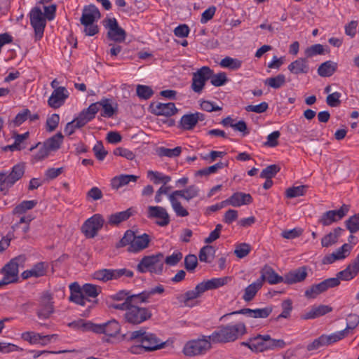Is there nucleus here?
I'll return each mask as SVG.
<instances>
[{
  "mask_svg": "<svg viewBox=\"0 0 359 359\" xmlns=\"http://www.w3.org/2000/svg\"><path fill=\"white\" fill-rule=\"evenodd\" d=\"M280 171V167L277 165H270L266 168L263 169L260 173V177L264 179H271L276 173Z\"/></svg>",
  "mask_w": 359,
  "mask_h": 359,
  "instance_id": "55",
  "label": "nucleus"
},
{
  "mask_svg": "<svg viewBox=\"0 0 359 359\" xmlns=\"http://www.w3.org/2000/svg\"><path fill=\"white\" fill-rule=\"evenodd\" d=\"M104 223L103 216L100 214H95L84 222L81 227V231L87 238H93L102 228Z\"/></svg>",
  "mask_w": 359,
  "mask_h": 359,
  "instance_id": "12",
  "label": "nucleus"
},
{
  "mask_svg": "<svg viewBox=\"0 0 359 359\" xmlns=\"http://www.w3.org/2000/svg\"><path fill=\"white\" fill-rule=\"evenodd\" d=\"M283 311L277 317V320L280 318H288L290 316V313L292 310V302L290 299H287L284 300L281 304Z\"/></svg>",
  "mask_w": 359,
  "mask_h": 359,
  "instance_id": "58",
  "label": "nucleus"
},
{
  "mask_svg": "<svg viewBox=\"0 0 359 359\" xmlns=\"http://www.w3.org/2000/svg\"><path fill=\"white\" fill-rule=\"evenodd\" d=\"M262 287V280L257 279L256 281L245 287L243 295V299L247 302L252 301Z\"/></svg>",
  "mask_w": 359,
  "mask_h": 359,
  "instance_id": "38",
  "label": "nucleus"
},
{
  "mask_svg": "<svg viewBox=\"0 0 359 359\" xmlns=\"http://www.w3.org/2000/svg\"><path fill=\"white\" fill-rule=\"evenodd\" d=\"M147 177L154 182L155 184L163 183L164 185L168 184L170 180L171 177L168 175L153 170H149L147 172Z\"/></svg>",
  "mask_w": 359,
  "mask_h": 359,
  "instance_id": "48",
  "label": "nucleus"
},
{
  "mask_svg": "<svg viewBox=\"0 0 359 359\" xmlns=\"http://www.w3.org/2000/svg\"><path fill=\"white\" fill-rule=\"evenodd\" d=\"M168 199L177 217H184L189 215L188 210L182 206L177 197L170 194L168 195Z\"/></svg>",
  "mask_w": 359,
  "mask_h": 359,
  "instance_id": "42",
  "label": "nucleus"
},
{
  "mask_svg": "<svg viewBox=\"0 0 359 359\" xmlns=\"http://www.w3.org/2000/svg\"><path fill=\"white\" fill-rule=\"evenodd\" d=\"M135 213V210L133 208H130L126 210L118 212L108 216L107 222L111 226H117L121 222L126 221Z\"/></svg>",
  "mask_w": 359,
  "mask_h": 359,
  "instance_id": "29",
  "label": "nucleus"
},
{
  "mask_svg": "<svg viewBox=\"0 0 359 359\" xmlns=\"http://www.w3.org/2000/svg\"><path fill=\"white\" fill-rule=\"evenodd\" d=\"M229 198L231 201L230 205L233 207H240L252 202V198L250 194L243 192H236Z\"/></svg>",
  "mask_w": 359,
  "mask_h": 359,
  "instance_id": "37",
  "label": "nucleus"
},
{
  "mask_svg": "<svg viewBox=\"0 0 359 359\" xmlns=\"http://www.w3.org/2000/svg\"><path fill=\"white\" fill-rule=\"evenodd\" d=\"M212 74V71L206 66L199 69L193 74L191 89L197 93H200L204 88L206 81H208Z\"/></svg>",
  "mask_w": 359,
  "mask_h": 359,
  "instance_id": "18",
  "label": "nucleus"
},
{
  "mask_svg": "<svg viewBox=\"0 0 359 359\" xmlns=\"http://www.w3.org/2000/svg\"><path fill=\"white\" fill-rule=\"evenodd\" d=\"M123 276L132 277L133 272L126 269H101L93 273V278L97 280L107 282L110 280L117 279Z\"/></svg>",
  "mask_w": 359,
  "mask_h": 359,
  "instance_id": "16",
  "label": "nucleus"
},
{
  "mask_svg": "<svg viewBox=\"0 0 359 359\" xmlns=\"http://www.w3.org/2000/svg\"><path fill=\"white\" fill-rule=\"evenodd\" d=\"M229 280V278L227 276L215 278L208 280L207 281L201 282L199 283V285H201L203 291L205 292L207 290L217 289L227 284Z\"/></svg>",
  "mask_w": 359,
  "mask_h": 359,
  "instance_id": "36",
  "label": "nucleus"
},
{
  "mask_svg": "<svg viewBox=\"0 0 359 359\" xmlns=\"http://www.w3.org/2000/svg\"><path fill=\"white\" fill-rule=\"evenodd\" d=\"M25 170V164L18 163L13 167L8 175L0 172V191L6 194L7 190L24 175Z\"/></svg>",
  "mask_w": 359,
  "mask_h": 359,
  "instance_id": "10",
  "label": "nucleus"
},
{
  "mask_svg": "<svg viewBox=\"0 0 359 359\" xmlns=\"http://www.w3.org/2000/svg\"><path fill=\"white\" fill-rule=\"evenodd\" d=\"M30 25L34 31V39H42L46 25V18L39 7H34L29 13Z\"/></svg>",
  "mask_w": 359,
  "mask_h": 359,
  "instance_id": "11",
  "label": "nucleus"
},
{
  "mask_svg": "<svg viewBox=\"0 0 359 359\" xmlns=\"http://www.w3.org/2000/svg\"><path fill=\"white\" fill-rule=\"evenodd\" d=\"M264 84L274 89H278L283 86L285 83V76L280 74L274 77L266 79L264 81Z\"/></svg>",
  "mask_w": 359,
  "mask_h": 359,
  "instance_id": "46",
  "label": "nucleus"
},
{
  "mask_svg": "<svg viewBox=\"0 0 359 359\" xmlns=\"http://www.w3.org/2000/svg\"><path fill=\"white\" fill-rule=\"evenodd\" d=\"M245 333V323L238 322L235 325L219 326L210 334V338L213 344H224L234 341Z\"/></svg>",
  "mask_w": 359,
  "mask_h": 359,
  "instance_id": "1",
  "label": "nucleus"
},
{
  "mask_svg": "<svg viewBox=\"0 0 359 359\" xmlns=\"http://www.w3.org/2000/svg\"><path fill=\"white\" fill-rule=\"evenodd\" d=\"M140 273L150 272L160 274L163 269V255L162 253L144 257L137 266Z\"/></svg>",
  "mask_w": 359,
  "mask_h": 359,
  "instance_id": "8",
  "label": "nucleus"
},
{
  "mask_svg": "<svg viewBox=\"0 0 359 359\" xmlns=\"http://www.w3.org/2000/svg\"><path fill=\"white\" fill-rule=\"evenodd\" d=\"M203 292L198 283L194 290H189L184 294H177L176 299L182 306L191 308L198 305L199 302L197 301V299L200 297Z\"/></svg>",
  "mask_w": 359,
  "mask_h": 359,
  "instance_id": "13",
  "label": "nucleus"
},
{
  "mask_svg": "<svg viewBox=\"0 0 359 359\" xmlns=\"http://www.w3.org/2000/svg\"><path fill=\"white\" fill-rule=\"evenodd\" d=\"M270 335L257 334L249 338L247 341L241 342V345L248 347L253 352H263L269 350Z\"/></svg>",
  "mask_w": 359,
  "mask_h": 359,
  "instance_id": "14",
  "label": "nucleus"
},
{
  "mask_svg": "<svg viewBox=\"0 0 359 359\" xmlns=\"http://www.w3.org/2000/svg\"><path fill=\"white\" fill-rule=\"evenodd\" d=\"M147 217L149 218H156L158 220L156 224L160 226H165L170 223V216L166 209L161 206H149Z\"/></svg>",
  "mask_w": 359,
  "mask_h": 359,
  "instance_id": "21",
  "label": "nucleus"
},
{
  "mask_svg": "<svg viewBox=\"0 0 359 359\" xmlns=\"http://www.w3.org/2000/svg\"><path fill=\"white\" fill-rule=\"evenodd\" d=\"M216 250L212 245L203 247L199 252L198 257L201 262L210 263L215 258Z\"/></svg>",
  "mask_w": 359,
  "mask_h": 359,
  "instance_id": "44",
  "label": "nucleus"
},
{
  "mask_svg": "<svg viewBox=\"0 0 359 359\" xmlns=\"http://www.w3.org/2000/svg\"><path fill=\"white\" fill-rule=\"evenodd\" d=\"M82 291L87 297L95 298L101 292V288L95 285L86 283L83 285Z\"/></svg>",
  "mask_w": 359,
  "mask_h": 359,
  "instance_id": "52",
  "label": "nucleus"
},
{
  "mask_svg": "<svg viewBox=\"0 0 359 359\" xmlns=\"http://www.w3.org/2000/svg\"><path fill=\"white\" fill-rule=\"evenodd\" d=\"M101 18L98 8L94 5L85 6L81 18V23L84 26V32L88 36H94L99 28L94 22Z\"/></svg>",
  "mask_w": 359,
  "mask_h": 359,
  "instance_id": "4",
  "label": "nucleus"
},
{
  "mask_svg": "<svg viewBox=\"0 0 359 359\" xmlns=\"http://www.w3.org/2000/svg\"><path fill=\"white\" fill-rule=\"evenodd\" d=\"M227 166V163H224L223 162H218L216 164L209 166L208 168H205L203 169L199 170L196 172V175L199 176H207L210 174L215 173L219 169H222Z\"/></svg>",
  "mask_w": 359,
  "mask_h": 359,
  "instance_id": "51",
  "label": "nucleus"
},
{
  "mask_svg": "<svg viewBox=\"0 0 359 359\" xmlns=\"http://www.w3.org/2000/svg\"><path fill=\"white\" fill-rule=\"evenodd\" d=\"M258 280H262V283L264 280H266L270 284H277L283 282V278L276 273L271 268L266 267L263 271L261 278Z\"/></svg>",
  "mask_w": 359,
  "mask_h": 359,
  "instance_id": "39",
  "label": "nucleus"
},
{
  "mask_svg": "<svg viewBox=\"0 0 359 359\" xmlns=\"http://www.w3.org/2000/svg\"><path fill=\"white\" fill-rule=\"evenodd\" d=\"M306 188V186L304 185L288 188L285 191L286 196L287 198H292L304 196Z\"/></svg>",
  "mask_w": 359,
  "mask_h": 359,
  "instance_id": "53",
  "label": "nucleus"
},
{
  "mask_svg": "<svg viewBox=\"0 0 359 359\" xmlns=\"http://www.w3.org/2000/svg\"><path fill=\"white\" fill-rule=\"evenodd\" d=\"M150 242V238L148 234L143 233L140 236H134V239L131 246L128 247V250L130 252H138L147 248Z\"/></svg>",
  "mask_w": 359,
  "mask_h": 359,
  "instance_id": "31",
  "label": "nucleus"
},
{
  "mask_svg": "<svg viewBox=\"0 0 359 359\" xmlns=\"http://www.w3.org/2000/svg\"><path fill=\"white\" fill-rule=\"evenodd\" d=\"M36 205L37 201L35 200L23 201L14 208L12 213L17 216L25 215L27 211L33 209Z\"/></svg>",
  "mask_w": 359,
  "mask_h": 359,
  "instance_id": "43",
  "label": "nucleus"
},
{
  "mask_svg": "<svg viewBox=\"0 0 359 359\" xmlns=\"http://www.w3.org/2000/svg\"><path fill=\"white\" fill-rule=\"evenodd\" d=\"M130 339L140 344L141 348L147 351L161 349L165 346V342L158 339L155 334L147 332L142 329L130 332Z\"/></svg>",
  "mask_w": 359,
  "mask_h": 359,
  "instance_id": "2",
  "label": "nucleus"
},
{
  "mask_svg": "<svg viewBox=\"0 0 359 359\" xmlns=\"http://www.w3.org/2000/svg\"><path fill=\"white\" fill-rule=\"evenodd\" d=\"M343 231L344 230L340 227L334 229L332 231L322 238V246L327 248L335 244L338 241V239Z\"/></svg>",
  "mask_w": 359,
  "mask_h": 359,
  "instance_id": "40",
  "label": "nucleus"
},
{
  "mask_svg": "<svg viewBox=\"0 0 359 359\" xmlns=\"http://www.w3.org/2000/svg\"><path fill=\"white\" fill-rule=\"evenodd\" d=\"M288 70L294 74H306L309 72V66L306 58H298L288 65Z\"/></svg>",
  "mask_w": 359,
  "mask_h": 359,
  "instance_id": "34",
  "label": "nucleus"
},
{
  "mask_svg": "<svg viewBox=\"0 0 359 359\" xmlns=\"http://www.w3.org/2000/svg\"><path fill=\"white\" fill-rule=\"evenodd\" d=\"M63 141V135L61 133H57L51 137L47 139L43 143L50 151H56L60 147Z\"/></svg>",
  "mask_w": 359,
  "mask_h": 359,
  "instance_id": "45",
  "label": "nucleus"
},
{
  "mask_svg": "<svg viewBox=\"0 0 359 359\" xmlns=\"http://www.w3.org/2000/svg\"><path fill=\"white\" fill-rule=\"evenodd\" d=\"M48 269V264L45 262H40L35 264L30 269L22 272L23 279H27L31 277L39 278L46 274Z\"/></svg>",
  "mask_w": 359,
  "mask_h": 359,
  "instance_id": "26",
  "label": "nucleus"
},
{
  "mask_svg": "<svg viewBox=\"0 0 359 359\" xmlns=\"http://www.w3.org/2000/svg\"><path fill=\"white\" fill-rule=\"evenodd\" d=\"M346 229L354 233L359 231V216L355 215L346 221Z\"/></svg>",
  "mask_w": 359,
  "mask_h": 359,
  "instance_id": "57",
  "label": "nucleus"
},
{
  "mask_svg": "<svg viewBox=\"0 0 359 359\" xmlns=\"http://www.w3.org/2000/svg\"><path fill=\"white\" fill-rule=\"evenodd\" d=\"M68 96V91L65 87L56 88L49 97L48 104L52 108H59L65 103Z\"/></svg>",
  "mask_w": 359,
  "mask_h": 359,
  "instance_id": "24",
  "label": "nucleus"
},
{
  "mask_svg": "<svg viewBox=\"0 0 359 359\" xmlns=\"http://www.w3.org/2000/svg\"><path fill=\"white\" fill-rule=\"evenodd\" d=\"M205 120V115L200 112L187 114L183 115L179 122V127L184 130H191L194 128L198 121Z\"/></svg>",
  "mask_w": 359,
  "mask_h": 359,
  "instance_id": "22",
  "label": "nucleus"
},
{
  "mask_svg": "<svg viewBox=\"0 0 359 359\" xmlns=\"http://www.w3.org/2000/svg\"><path fill=\"white\" fill-rule=\"evenodd\" d=\"M353 245L350 244H344L332 253L325 255L322 260V263L323 264H330L337 260L345 259L350 254Z\"/></svg>",
  "mask_w": 359,
  "mask_h": 359,
  "instance_id": "23",
  "label": "nucleus"
},
{
  "mask_svg": "<svg viewBox=\"0 0 359 359\" xmlns=\"http://www.w3.org/2000/svg\"><path fill=\"white\" fill-rule=\"evenodd\" d=\"M138 178V176L134 175H120L111 179V187L113 189L118 190L130 182L135 183Z\"/></svg>",
  "mask_w": 359,
  "mask_h": 359,
  "instance_id": "33",
  "label": "nucleus"
},
{
  "mask_svg": "<svg viewBox=\"0 0 359 359\" xmlns=\"http://www.w3.org/2000/svg\"><path fill=\"white\" fill-rule=\"evenodd\" d=\"M326 346L337 342L347 336V330H341L330 334H323Z\"/></svg>",
  "mask_w": 359,
  "mask_h": 359,
  "instance_id": "49",
  "label": "nucleus"
},
{
  "mask_svg": "<svg viewBox=\"0 0 359 359\" xmlns=\"http://www.w3.org/2000/svg\"><path fill=\"white\" fill-rule=\"evenodd\" d=\"M157 154L162 156H167L169 158H173L179 156L182 152L181 147H176L174 149H168L163 147H159L157 149Z\"/></svg>",
  "mask_w": 359,
  "mask_h": 359,
  "instance_id": "50",
  "label": "nucleus"
},
{
  "mask_svg": "<svg viewBox=\"0 0 359 359\" xmlns=\"http://www.w3.org/2000/svg\"><path fill=\"white\" fill-rule=\"evenodd\" d=\"M104 25L109 29L107 35L110 39L119 43L125 41L126 33L118 26L117 20L114 18L105 20Z\"/></svg>",
  "mask_w": 359,
  "mask_h": 359,
  "instance_id": "19",
  "label": "nucleus"
},
{
  "mask_svg": "<svg viewBox=\"0 0 359 359\" xmlns=\"http://www.w3.org/2000/svg\"><path fill=\"white\" fill-rule=\"evenodd\" d=\"M137 96L144 100L150 98L154 94L153 90L147 86L137 85L136 88Z\"/></svg>",
  "mask_w": 359,
  "mask_h": 359,
  "instance_id": "56",
  "label": "nucleus"
},
{
  "mask_svg": "<svg viewBox=\"0 0 359 359\" xmlns=\"http://www.w3.org/2000/svg\"><path fill=\"white\" fill-rule=\"evenodd\" d=\"M39 148V149L37 153L34 154L32 157L33 161H34L35 162L42 161L44 158H47L50 152L49 149L47 147H46V144L44 143L41 144Z\"/></svg>",
  "mask_w": 359,
  "mask_h": 359,
  "instance_id": "61",
  "label": "nucleus"
},
{
  "mask_svg": "<svg viewBox=\"0 0 359 359\" xmlns=\"http://www.w3.org/2000/svg\"><path fill=\"white\" fill-rule=\"evenodd\" d=\"M53 312V297L49 292H45L39 300V307L36 311L37 316L40 319H48Z\"/></svg>",
  "mask_w": 359,
  "mask_h": 359,
  "instance_id": "17",
  "label": "nucleus"
},
{
  "mask_svg": "<svg viewBox=\"0 0 359 359\" xmlns=\"http://www.w3.org/2000/svg\"><path fill=\"white\" fill-rule=\"evenodd\" d=\"M211 83L214 86L219 87L224 85L227 81V77L224 72H220L215 75H211Z\"/></svg>",
  "mask_w": 359,
  "mask_h": 359,
  "instance_id": "64",
  "label": "nucleus"
},
{
  "mask_svg": "<svg viewBox=\"0 0 359 359\" xmlns=\"http://www.w3.org/2000/svg\"><path fill=\"white\" fill-rule=\"evenodd\" d=\"M135 236V233L131 230H128L124 233L123 238L116 244L117 248H122L126 245L131 246Z\"/></svg>",
  "mask_w": 359,
  "mask_h": 359,
  "instance_id": "59",
  "label": "nucleus"
},
{
  "mask_svg": "<svg viewBox=\"0 0 359 359\" xmlns=\"http://www.w3.org/2000/svg\"><path fill=\"white\" fill-rule=\"evenodd\" d=\"M100 105L102 107L101 116L103 117H112L118 109L117 104L107 98L102 99Z\"/></svg>",
  "mask_w": 359,
  "mask_h": 359,
  "instance_id": "35",
  "label": "nucleus"
},
{
  "mask_svg": "<svg viewBox=\"0 0 359 359\" xmlns=\"http://www.w3.org/2000/svg\"><path fill=\"white\" fill-rule=\"evenodd\" d=\"M250 245L248 243H243L238 244L236 246V248L234 250V254L238 258L242 259L246 257L250 253Z\"/></svg>",
  "mask_w": 359,
  "mask_h": 359,
  "instance_id": "54",
  "label": "nucleus"
},
{
  "mask_svg": "<svg viewBox=\"0 0 359 359\" xmlns=\"http://www.w3.org/2000/svg\"><path fill=\"white\" fill-rule=\"evenodd\" d=\"M306 276V268L305 266H302L287 273L285 276L284 281L287 284H294L304 280Z\"/></svg>",
  "mask_w": 359,
  "mask_h": 359,
  "instance_id": "30",
  "label": "nucleus"
},
{
  "mask_svg": "<svg viewBox=\"0 0 359 359\" xmlns=\"http://www.w3.org/2000/svg\"><path fill=\"white\" fill-rule=\"evenodd\" d=\"M132 303L127 311L123 314V320L133 325H140L152 316V313L147 307H141Z\"/></svg>",
  "mask_w": 359,
  "mask_h": 359,
  "instance_id": "7",
  "label": "nucleus"
},
{
  "mask_svg": "<svg viewBox=\"0 0 359 359\" xmlns=\"http://www.w3.org/2000/svg\"><path fill=\"white\" fill-rule=\"evenodd\" d=\"M340 284L337 278H327L318 284H315L306 290L304 295L308 299H315L317 296L329 288L334 287Z\"/></svg>",
  "mask_w": 359,
  "mask_h": 359,
  "instance_id": "15",
  "label": "nucleus"
},
{
  "mask_svg": "<svg viewBox=\"0 0 359 359\" xmlns=\"http://www.w3.org/2000/svg\"><path fill=\"white\" fill-rule=\"evenodd\" d=\"M332 311V308L328 305L313 306L309 311L301 316V318L303 320L314 319L323 316Z\"/></svg>",
  "mask_w": 359,
  "mask_h": 359,
  "instance_id": "28",
  "label": "nucleus"
},
{
  "mask_svg": "<svg viewBox=\"0 0 359 359\" xmlns=\"http://www.w3.org/2000/svg\"><path fill=\"white\" fill-rule=\"evenodd\" d=\"M83 326L86 330H91L96 334H104L109 337H116L121 331L119 323L114 319L102 324L83 323Z\"/></svg>",
  "mask_w": 359,
  "mask_h": 359,
  "instance_id": "9",
  "label": "nucleus"
},
{
  "mask_svg": "<svg viewBox=\"0 0 359 359\" xmlns=\"http://www.w3.org/2000/svg\"><path fill=\"white\" fill-rule=\"evenodd\" d=\"M348 211V206L343 205L339 210H329L323 214L319 222L323 226H329L341 219Z\"/></svg>",
  "mask_w": 359,
  "mask_h": 359,
  "instance_id": "20",
  "label": "nucleus"
},
{
  "mask_svg": "<svg viewBox=\"0 0 359 359\" xmlns=\"http://www.w3.org/2000/svg\"><path fill=\"white\" fill-rule=\"evenodd\" d=\"M26 261L25 255H19L12 259L1 269L3 278L0 280V285L3 286L15 283L18 280L19 267H23Z\"/></svg>",
  "mask_w": 359,
  "mask_h": 359,
  "instance_id": "5",
  "label": "nucleus"
},
{
  "mask_svg": "<svg viewBox=\"0 0 359 359\" xmlns=\"http://www.w3.org/2000/svg\"><path fill=\"white\" fill-rule=\"evenodd\" d=\"M152 113L158 116H171L174 115L177 109L173 102L161 103L158 102L151 105Z\"/></svg>",
  "mask_w": 359,
  "mask_h": 359,
  "instance_id": "25",
  "label": "nucleus"
},
{
  "mask_svg": "<svg viewBox=\"0 0 359 359\" xmlns=\"http://www.w3.org/2000/svg\"><path fill=\"white\" fill-rule=\"evenodd\" d=\"M337 63L332 60L322 63L318 68V74L322 77H329L334 74L337 69Z\"/></svg>",
  "mask_w": 359,
  "mask_h": 359,
  "instance_id": "41",
  "label": "nucleus"
},
{
  "mask_svg": "<svg viewBox=\"0 0 359 359\" xmlns=\"http://www.w3.org/2000/svg\"><path fill=\"white\" fill-rule=\"evenodd\" d=\"M212 343L210 335H202L198 339L187 341L183 348V353L187 356L203 355L210 350Z\"/></svg>",
  "mask_w": 359,
  "mask_h": 359,
  "instance_id": "6",
  "label": "nucleus"
},
{
  "mask_svg": "<svg viewBox=\"0 0 359 359\" xmlns=\"http://www.w3.org/2000/svg\"><path fill=\"white\" fill-rule=\"evenodd\" d=\"M324 53V47L321 44H315L308 47L305 50V55L306 57H312L316 55H322Z\"/></svg>",
  "mask_w": 359,
  "mask_h": 359,
  "instance_id": "62",
  "label": "nucleus"
},
{
  "mask_svg": "<svg viewBox=\"0 0 359 359\" xmlns=\"http://www.w3.org/2000/svg\"><path fill=\"white\" fill-rule=\"evenodd\" d=\"M242 62L236 58L225 57L220 62L219 65L223 68H228L231 70H236L241 67Z\"/></svg>",
  "mask_w": 359,
  "mask_h": 359,
  "instance_id": "47",
  "label": "nucleus"
},
{
  "mask_svg": "<svg viewBox=\"0 0 359 359\" xmlns=\"http://www.w3.org/2000/svg\"><path fill=\"white\" fill-rule=\"evenodd\" d=\"M164 291V287L161 285H158L149 290H145L138 294H131L129 291L121 290L111 296V298L116 301H126V299L128 298L130 299V302L147 303L154 294H163Z\"/></svg>",
  "mask_w": 359,
  "mask_h": 359,
  "instance_id": "3",
  "label": "nucleus"
},
{
  "mask_svg": "<svg viewBox=\"0 0 359 359\" xmlns=\"http://www.w3.org/2000/svg\"><path fill=\"white\" fill-rule=\"evenodd\" d=\"M200 189L196 185H190L184 189L176 190L171 194L179 198H182L187 201H189L199 196Z\"/></svg>",
  "mask_w": 359,
  "mask_h": 359,
  "instance_id": "32",
  "label": "nucleus"
},
{
  "mask_svg": "<svg viewBox=\"0 0 359 359\" xmlns=\"http://www.w3.org/2000/svg\"><path fill=\"white\" fill-rule=\"evenodd\" d=\"M324 338V336L322 334L318 338L315 339L312 342L307 344L306 350L308 351H313L326 346Z\"/></svg>",
  "mask_w": 359,
  "mask_h": 359,
  "instance_id": "63",
  "label": "nucleus"
},
{
  "mask_svg": "<svg viewBox=\"0 0 359 359\" xmlns=\"http://www.w3.org/2000/svg\"><path fill=\"white\" fill-rule=\"evenodd\" d=\"M359 273V256H358L355 261L349 264L344 270L339 271L337 274L338 280H350L353 279Z\"/></svg>",
  "mask_w": 359,
  "mask_h": 359,
  "instance_id": "27",
  "label": "nucleus"
},
{
  "mask_svg": "<svg viewBox=\"0 0 359 359\" xmlns=\"http://www.w3.org/2000/svg\"><path fill=\"white\" fill-rule=\"evenodd\" d=\"M21 337L31 344H39L41 334L34 332H25L22 334Z\"/></svg>",
  "mask_w": 359,
  "mask_h": 359,
  "instance_id": "60",
  "label": "nucleus"
}]
</instances>
